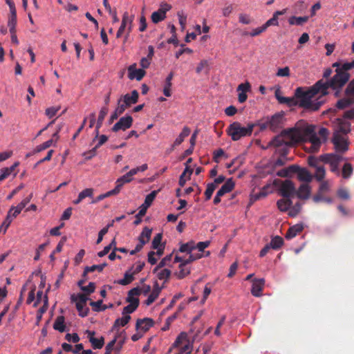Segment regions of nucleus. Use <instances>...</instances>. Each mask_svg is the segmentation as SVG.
<instances>
[{"mask_svg": "<svg viewBox=\"0 0 354 354\" xmlns=\"http://www.w3.org/2000/svg\"><path fill=\"white\" fill-rule=\"evenodd\" d=\"M116 194H117L115 193V192L113 189L110 190L105 194L99 195L95 199L92 201L91 203H96L104 199L105 198L109 197L113 195H116Z\"/></svg>", "mask_w": 354, "mask_h": 354, "instance_id": "nucleus-56", "label": "nucleus"}, {"mask_svg": "<svg viewBox=\"0 0 354 354\" xmlns=\"http://www.w3.org/2000/svg\"><path fill=\"white\" fill-rule=\"evenodd\" d=\"M95 120H96V118H95V113H92L89 115V116L87 118H85L84 120V122H83V124L77 130V133H80L82 129H83V126L87 122H88V127L89 128H92L95 124Z\"/></svg>", "mask_w": 354, "mask_h": 354, "instance_id": "nucleus-39", "label": "nucleus"}, {"mask_svg": "<svg viewBox=\"0 0 354 354\" xmlns=\"http://www.w3.org/2000/svg\"><path fill=\"white\" fill-rule=\"evenodd\" d=\"M159 190H154L152 191L149 194H148L145 199L144 203L142 205L145 207V209H148L153 201H154L155 198L156 197Z\"/></svg>", "mask_w": 354, "mask_h": 354, "instance_id": "nucleus-34", "label": "nucleus"}, {"mask_svg": "<svg viewBox=\"0 0 354 354\" xmlns=\"http://www.w3.org/2000/svg\"><path fill=\"white\" fill-rule=\"evenodd\" d=\"M196 136H197V134H192V136L189 140L190 147L189 149H187V150H185L184 151V153L182 156V158H184L193 153L194 146H195L196 142Z\"/></svg>", "mask_w": 354, "mask_h": 354, "instance_id": "nucleus-36", "label": "nucleus"}, {"mask_svg": "<svg viewBox=\"0 0 354 354\" xmlns=\"http://www.w3.org/2000/svg\"><path fill=\"white\" fill-rule=\"evenodd\" d=\"M139 305L136 304H129L125 306L122 310V315H126L131 313H133L138 307Z\"/></svg>", "mask_w": 354, "mask_h": 354, "instance_id": "nucleus-58", "label": "nucleus"}, {"mask_svg": "<svg viewBox=\"0 0 354 354\" xmlns=\"http://www.w3.org/2000/svg\"><path fill=\"white\" fill-rule=\"evenodd\" d=\"M154 324V322L151 318L138 319L136 322V329H140L144 332L147 331Z\"/></svg>", "mask_w": 354, "mask_h": 354, "instance_id": "nucleus-20", "label": "nucleus"}, {"mask_svg": "<svg viewBox=\"0 0 354 354\" xmlns=\"http://www.w3.org/2000/svg\"><path fill=\"white\" fill-rule=\"evenodd\" d=\"M152 230L148 227H145L138 236L139 242L145 241V243L149 242L151 236Z\"/></svg>", "mask_w": 354, "mask_h": 354, "instance_id": "nucleus-32", "label": "nucleus"}, {"mask_svg": "<svg viewBox=\"0 0 354 354\" xmlns=\"http://www.w3.org/2000/svg\"><path fill=\"white\" fill-rule=\"evenodd\" d=\"M96 140H98V142L95 145V147L88 151L84 153L83 156H84L85 159L89 160L94 157L96 155L97 149L106 142L108 137L102 134L98 138V134H96L95 138L93 140V142H95Z\"/></svg>", "mask_w": 354, "mask_h": 354, "instance_id": "nucleus-13", "label": "nucleus"}, {"mask_svg": "<svg viewBox=\"0 0 354 354\" xmlns=\"http://www.w3.org/2000/svg\"><path fill=\"white\" fill-rule=\"evenodd\" d=\"M265 284V280L263 279H254L252 281L251 293L254 297H259L261 295Z\"/></svg>", "mask_w": 354, "mask_h": 354, "instance_id": "nucleus-18", "label": "nucleus"}, {"mask_svg": "<svg viewBox=\"0 0 354 354\" xmlns=\"http://www.w3.org/2000/svg\"><path fill=\"white\" fill-rule=\"evenodd\" d=\"M326 171L323 166H318L316 167V171L315 174V178L318 182L324 181Z\"/></svg>", "mask_w": 354, "mask_h": 354, "instance_id": "nucleus-47", "label": "nucleus"}, {"mask_svg": "<svg viewBox=\"0 0 354 354\" xmlns=\"http://www.w3.org/2000/svg\"><path fill=\"white\" fill-rule=\"evenodd\" d=\"M316 126L308 124L304 120L297 122L294 127L285 129L280 133H316Z\"/></svg>", "mask_w": 354, "mask_h": 354, "instance_id": "nucleus-9", "label": "nucleus"}, {"mask_svg": "<svg viewBox=\"0 0 354 354\" xmlns=\"http://www.w3.org/2000/svg\"><path fill=\"white\" fill-rule=\"evenodd\" d=\"M133 122V118L131 115L122 117L112 127L113 131H124L129 129Z\"/></svg>", "mask_w": 354, "mask_h": 354, "instance_id": "nucleus-11", "label": "nucleus"}, {"mask_svg": "<svg viewBox=\"0 0 354 354\" xmlns=\"http://www.w3.org/2000/svg\"><path fill=\"white\" fill-rule=\"evenodd\" d=\"M281 104H286L289 107L298 106L297 100L295 95L292 97H283V98H281Z\"/></svg>", "mask_w": 354, "mask_h": 354, "instance_id": "nucleus-48", "label": "nucleus"}, {"mask_svg": "<svg viewBox=\"0 0 354 354\" xmlns=\"http://www.w3.org/2000/svg\"><path fill=\"white\" fill-rule=\"evenodd\" d=\"M292 205L290 198H283L278 200L277 203V207L281 212L288 211Z\"/></svg>", "mask_w": 354, "mask_h": 354, "instance_id": "nucleus-26", "label": "nucleus"}, {"mask_svg": "<svg viewBox=\"0 0 354 354\" xmlns=\"http://www.w3.org/2000/svg\"><path fill=\"white\" fill-rule=\"evenodd\" d=\"M166 18V15H165L164 11H158L153 12L151 15V21L154 24H158L160 21H162Z\"/></svg>", "mask_w": 354, "mask_h": 354, "instance_id": "nucleus-44", "label": "nucleus"}, {"mask_svg": "<svg viewBox=\"0 0 354 354\" xmlns=\"http://www.w3.org/2000/svg\"><path fill=\"white\" fill-rule=\"evenodd\" d=\"M88 337L90 343L91 344L93 349H100L104 344V338L101 337L100 338H95L94 331L87 330Z\"/></svg>", "mask_w": 354, "mask_h": 354, "instance_id": "nucleus-16", "label": "nucleus"}, {"mask_svg": "<svg viewBox=\"0 0 354 354\" xmlns=\"http://www.w3.org/2000/svg\"><path fill=\"white\" fill-rule=\"evenodd\" d=\"M274 185L279 186V192L283 198H291L295 196L296 188L292 180L286 179L282 181L277 179L274 180Z\"/></svg>", "mask_w": 354, "mask_h": 354, "instance_id": "nucleus-6", "label": "nucleus"}, {"mask_svg": "<svg viewBox=\"0 0 354 354\" xmlns=\"http://www.w3.org/2000/svg\"><path fill=\"white\" fill-rule=\"evenodd\" d=\"M53 140L51 139V140L44 142V143H42L39 145H37L32 151V153H39L45 149L49 148L50 146L53 145Z\"/></svg>", "mask_w": 354, "mask_h": 354, "instance_id": "nucleus-43", "label": "nucleus"}, {"mask_svg": "<svg viewBox=\"0 0 354 354\" xmlns=\"http://www.w3.org/2000/svg\"><path fill=\"white\" fill-rule=\"evenodd\" d=\"M308 19V17H292L289 19V24L291 25L301 26Z\"/></svg>", "mask_w": 354, "mask_h": 354, "instance_id": "nucleus-42", "label": "nucleus"}, {"mask_svg": "<svg viewBox=\"0 0 354 354\" xmlns=\"http://www.w3.org/2000/svg\"><path fill=\"white\" fill-rule=\"evenodd\" d=\"M286 12V9H283L282 10L277 11L274 13L272 18H270L269 20H268L264 24V27L266 29H267L270 26H277L278 25V17L279 15H282L285 14Z\"/></svg>", "mask_w": 354, "mask_h": 354, "instance_id": "nucleus-28", "label": "nucleus"}, {"mask_svg": "<svg viewBox=\"0 0 354 354\" xmlns=\"http://www.w3.org/2000/svg\"><path fill=\"white\" fill-rule=\"evenodd\" d=\"M130 319L131 316L129 315H126L121 318L116 319L113 324V328L115 329L120 326H124L129 323Z\"/></svg>", "mask_w": 354, "mask_h": 354, "instance_id": "nucleus-35", "label": "nucleus"}, {"mask_svg": "<svg viewBox=\"0 0 354 354\" xmlns=\"http://www.w3.org/2000/svg\"><path fill=\"white\" fill-rule=\"evenodd\" d=\"M171 258H172V254H169V255H167L165 257H164L160 262L157 265V266L153 269V272H157L158 270H160V268L166 266H168L169 262L171 261Z\"/></svg>", "mask_w": 354, "mask_h": 354, "instance_id": "nucleus-45", "label": "nucleus"}, {"mask_svg": "<svg viewBox=\"0 0 354 354\" xmlns=\"http://www.w3.org/2000/svg\"><path fill=\"white\" fill-rule=\"evenodd\" d=\"M81 290L84 292L83 294L88 297L95 291V283L94 282H90L88 286H84Z\"/></svg>", "mask_w": 354, "mask_h": 354, "instance_id": "nucleus-53", "label": "nucleus"}, {"mask_svg": "<svg viewBox=\"0 0 354 354\" xmlns=\"http://www.w3.org/2000/svg\"><path fill=\"white\" fill-rule=\"evenodd\" d=\"M79 196L84 200V198H86V197H88V198H93V189L92 188H86L85 189H84L83 191H82L80 194H79Z\"/></svg>", "mask_w": 354, "mask_h": 354, "instance_id": "nucleus-61", "label": "nucleus"}, {"mask_svg": "<svg viewBox=\"0 0 354 354\" xmlns=\"http://www.w3.org/2000/svg\"><path fill=\"white\" fill-rule=\"evenodd\" d=\"M234 186L235 183L232 178H230L225 182V183L220 189H221L225 194H227L230 192L234 188Z\"/></svg>", "mask_w": 354, "mask_h": 354, "instance_id": "nucleus-46", "label": "nucleus"}, {"mask_svg": "<svg viewBox=\"0 0 354 354\" xmlns=\"http://www.w3.org/2000/svg\"><path fill=\"white\" fill-rule=\"evenodd\" d=\"M331 142L336 153H344L348 150L349 142L346 134H333Z\"/></svg>", "mask_w": 354, "mask_h": 354, "instance_id": "nucleus-10", "label": "nucleus"}, {"mask_svg": "<svg viewBox=\"0 0 354 354\" xmlns=\"http://www.w3.org/2000/svg\"><path fill=\"white\" fill-rule=\"evenodd\" d=\"M176 317H177V313H175V314L168 317L166 319L165 325L162 328V330L166 331V330H169L171 324L174 322V320L176 318Z\"/></svg>", "mask_w": 354, "mask_h": 354, "instance_id": "nucleus-60", "label": "nucleus"}, {"mask_svg": "<svg viewBox=\"0 0 354 354\" xmlns=\"http://www.w3.org/2000/svg\"><path fill=\"white\" fill-rule=\"evenodd\" d=\"M32 197V194H30L28 196L26 197L22 200V201L18 204L16 207H11L10 210L8 211V215H9L10 218L12 216V218L17 217L21 212V210L26 206V205L30 201Z\"/></svg>", "mask_w": 354, "mask_h": 354, "instance_id": "nucleus-14", "label": "nucleus"}, {"mask_svg": "<svg viewBox=\"0 0 354 354\" xmlns=\"http://www.w3.org/2000/svg\"><path fill=\"white\" fill-rule=\"evenodd\" d=\"M171 274V272L170 270L165 268L157 273V277L160 280H165V281H167L169 279Z\"/></svg>", "mask_w": 354, "mask_h": 354, "instance_id": "nucleus-49", "label": "nucleus"}, {"mask_svg": "<svg viewBox=\"0 0 354 354\" xmlns=\"http://www.w3.org/2000/svg\"><path fill=\"white\" fill-rule=\"evenodd\" d=\"M133 16H129V13L127 12H125L122 16V25H125V26L129 24V32L131 31V24H132V22H133Z\"/></svg>", "mask_w": 354, "mask_h": 354, "instance_id": "nucleus-51", "label": "nucleus"}, {"mask_svg": "<svg viewBox=\"0 0 354 354\" xmlns=\"http://www.w3.org/2000/svg\"><path fill=\"white\" fill-rule=\"evenodd\" d=\"M71 302H75L78 314L80 317H86L89 312V308L86 306V301L88 297L86 295L79 293L77 295L73 294L71 296Z\"/></svg>", "mask_w": 354, "mask_h": 354, "instance_id": "nucleus-7", "label": "nucleus"}, {"mask_svg": "<svg viewBox=\"0 0 354 354\" xmlns=\"http://www.w3.org/2000/svg\"><path fill=\"white\" fill-rule=\"evenodd\" d=\"M187 264L183 262L182 263H180L179 265V272H176L175 275L177 277L178 279H182L185 278L186 276L189 274L190 273V268L186 267Z\"/></svg>", "mask_w": 354, "mask_h": 354, "instance_id": "nucleus-33", "label": "nucleus"}, {"mask_svg": "<svg viewBox=\"0 0 354 354\" xmlns=\"http://www.w3.org/2000/svg\"><path fill=\"white\" fill-rule=\"evenodd\" d=\"M289 209H290V211H289L288 214L292 217H295L301 211V204L300 203H296L295 204V205H293V206L292 205Z\"/></svg>", "mask_w": 354, "mask_h": 354, "instance_id": "nucleus-52", "label": "nucleus"}, {"mask_svg": "<svg viewBox=\"0 0 354 354\" xmlns=\"http://www.w3.org/2000/svg\"><path fill=\"white\" fill-rule=\"evenodd\" d=\"M146 72L142 68H136V64H133L128 68V77L130 80L136 79L140 81L145 75Z\"/></svg>", "mask_w": 354, "mask_h": 354, "instance_id": "nucleus-15", "label": "nucleus"}, {"mask_svg": "<svg viewBox=\"0 0 354 354\" xmlns=\"http://www.w3.org/2000/svg\"><path fill=\"white\" fill-rule=\"evenodd\" d=\"M139 97L138 92L136 90H133L131 95L126 94L124 96H122L123 102L125 103V104L129 107L131 104H136L138 102Z\"/></svg>", "mask_w": 354, "mask_h": 354, "instance_id": "nucleus-25", "label": "nucleus"}, {"mask_svg": "<svg viewBox=\"0 0 354 354\" xmlns=\"http://www.w3.org/2000/svg\"><path fill=\"white\" fill-rule=\"evenodd\" d=\"M303 230H304V226L302 224H296L293 226H291L288 229L285 237L287 239H291L295 237L300 232H301L303 231Z\"/></svg>", "mask_w": 354, "mask_h": 354, "instance_id": "nucleus-24", "label": "nucleus"}, {"mask_svg": "<svg viewBox=\"0 0 354 354\" xmlns=\"http://www.w3.org/2000/svg\"><path fill=\"white\" fill-rule=\"evenodd\" d=\"M331 183L329 180L320 182L317 193L313 197V201L315 203L321 202V197L325 196L330 191Z\"/></svg>", "mask_w": 354, "mask_h": 354, "instance_id": "nucleus-12", "label": "nucleus"}, {"mask_svg": "<svg viewBox=\"0 0 354 354\" xmlns=\"http://www.w3.org/2000/svg\"><path fill=\"white\" fill-rule=\"evenodd\" d=\"M326 136L327 134H277L271 144L274 147H293L297 144L309 142L311 144L310 151L316 153L322 143L326 141Z\"/></svg>", "mask_w": 354, "mask_h": 354, "instance_id": "nucleus-2", "label": "nucleus"}, {"mask_svg": "<svg viewBox=\"0 0 354 354\" xmlns=\"http://www.w3.org/2000/svg\"><path fill=\"white\" fill-rule=\"evenodd\" d=\"M343 159L342 156L338 153H325L319 156V160L325 164H328L330 171L337 176L340 174L339 165Z\"/></svg>", "mask_w": 354, "mask_h": 354, "instance_id": "nucleus-5", "label": "nucleus"}, {"mask_svg": "<svg viewBox=\"0 0 354 354\" xmlns=\"http://www.w3.org/2000/svg\"><path fill=\"white\" fill-rule=\"evenodd\" d=\"M297 174L298 176V179L300 181L310 183L312 180V176L306 169H301L299 167V170L297 171Z\"/></svg>", "mask_w": 354, "mask_h": 354, "instance_id": "nucleus-31", "label": "nucleus"}, {"mask_svg": "<svg viewBox=\"0 0 354 354\" xmlns=\"http://www.w3.org/2000/svg\"><path fill=\"white\" fill-rule=\"evenodd\" d=\"M141 293L140 288L139 287L133 288L131 289L127 294V297L126 298V301L129 303L130 304H136L139 305L140 301L137 296L140 295Z\"/></svg>", "mask_w": 354, "mask_h": 354, "instance_id": "nucleus-17", "label": "nucleus"}, {"mask_svg": "<svg viewBox=\"0 0 354 354\" xmlns=\"http://www.w3.org/2000/svg\"><path fill=\"white\" fill-rule=\"evenodd\" d=\"M283 244V240L279 236H276L274 238H272L270 243H269L271 248H272L274 250L279 249L282 246Z\"/></svg>", "mask_w": 354, "mask_h": 354, "instance_id": "nucleus-40", "label": "nucleus"}, {"mask_svg": "<svg viewBox=\"0 0 354 354\" xmlns=\"http://www.w3.org/2000/svg\"><path fill=\"white\" fill-rule=\"evenodd\" d=\"M192 162V158H189L187 159V160L185 162V168L183 171V172L180 176L178 184L179 185L183 187L185 184V180L184 179V176H185L187 174H188V178H190V176L193 173V169L191 168L189 164Z\"/></svg>", "mask_w": 354, "mask_h": 354, "instance_id": "nucleus-22", "label": "nucleus"}, {"mask_svg": "<svg viewBox=\"0 0 354 354\" xmlns=\"http://www.w3.org/2000/svg\"><path fill=\"white\" fill-rule=\"evenodd\" d=\"M161 240H162V234H160V233L157 234L154 236V238L152 241V248L154 250L158 249L159 245H160Z\"/></svg>", "mask_w": 354, "mask_h": 354, "instance_id": "nucleus-63", "label": "nucleus"}, {"mask_svg": "<svg viewBox=\"0 0 354 354\" xmlns=\"http://www.w3.org/2000/svg\"><path fill=\"white\" fill-rule=\"evenodd\" d=\"M354 69V59L351 62H344L342 69H339L337 73L331 77L329 80L324 81L320 80L322 85L325 88L322 91V95H326L328 94V88H330L335 91V96L339 97L342 88L348 82L351 74L349 71Z\"/></svg>", "mask_w": 354, "mask_h": 354, "instance_id": "nucleus-4", "label": "nucleus"}, {"mask_svg": "<svg viewBox=\"0 0 354 354\" xmlns=\"http://www.w3.org/2000/svg\"><path fill=\"white\" fill-rule=\"evenodd\" d=\"M160 294H158L156 291H153L148 296L147 299L145 301V304L147 306L151 305L152 303L155 301V300L158 297Z\"/></svg>", "mask_w": 354, "mask_h": 354, "instance_id": "nucleus-62", "label": "nucleus"}, {"mask_svg": "<svg viewBox=\"0 0 354 354\" xmlns=\"http://www.w3.org/2000/svg\"><path fill=\"white\" fill-rule=\"evenodd\" d=\"M12 221V219L11 218H10L9 215H7L5 221L0 226V233H1V232H3V234L6 233V232L7 229L8 228V227L10 226Z\"/></svg>", "mask_w": 354, "mask_h": 354, "instance_id": "nucleus-59", "label": "nucleus"}, {"mask_svg": "<svg viewBox=\"0 0 354 354\" xmlns=\"http://www.w3.org/2000/svg\"><path fill=\"white\" fill-rule=\"evenodd\" d=\"M187 335L185 332H182L176 339L175 342L172 344V347H178L185 340H186Z\"/></svg>", "mask_w": 354, "mask_h": 354, "instance_id": "nucleus-54", "label": "nucleus"}, {"mask_svg": "<svg viewBox=\"0 0 354 354\" xmlns=\"http://www.w3.org/2000/svg\"><path fill=\"white\" fill-rule=\"evenodd\" d=\"M106 266H107V263H103L100 264V265H93V266H86L84 268V272H83V274H82V277H86V276H87L88 272H94L95 270H97L99 272H102V270H104V268Z\"/></svg>", "mask_w": 354, "mask_h": 354, "instance_id": "nucleus-29", "label": "nucleus"}, {"mask_svg": "<svg viewBox=\"0 0 354 354\" xmlns=\"http://www.w3.org/2000/svg\"><path fill=\"white\" fill-rule=\"evenodd\" d=\"M337 196L344 200H348L350 197L347 189L344 188L339 189L337 192Z\"/></svg>", "mask_w": 354, "mask_h": 354, "instance_id": "nucleus-64", "label": "nucleus"}, {"mask_svg": "<svg viewBox=\"0 0 354 354\" xmlns=\"http://www.w3.org/2000/svg\"><path fill=\"white\" fill-rule=\"evenodd\" d=\"M147 209H145L144 206L141 205L140 209L138 212V213L136 214V218L133 222V224L135 225H138L141 223V221H142L141 217H142L143 216L145 215V214L147 212Z\"/></svg>", "mask_w": 354, "mask_h": 354, "instance_id": "nucleus-55", "label": "nucleus"}, {"mask_svg": "<svg viewBox=\"0 0 354 354\" xmlns=\"http://www.w3.org/2000/svg\"><path fill=\"white\" fill-rule=\"evenodd\" d=\"M353 171V167L351 163L346 162L344 165L342 170V176L344 178H349Z\"/></svg>", "mask_w": 354, "mask_h": 354, "instance_id": "nucleus-38", "label": "nucleus"}, {"mask_svg": "<svg viewBox=\"0 0 354 354\" xmlns=\"http://www.w3.org/2000/svg\"><path fill=\"white\" fill-rule=\"evenodd\" d=\"M196 249V245L194 241H189L183 243L180 245L179 251L180 252L191 253L193 250Z\"/></svg>", "mask_w": 354, "mask_h": 354, "instance_id": "nucleus-41", "label": "nucleus"}, {"mask_svg": "<svg viewBox=\"0 0 354 354\" xmlns=\"http://www.w3.org/2000/svg\"><path fill=\"white\" fill-rule=\"evenodd\" d=\"M311 192V187L308 184L303 183L301 184L299 189H296L297 196L300 199H308L310 197Z\"/></svg>", "mask_w": 354, "mask_h": 354, "instance_id": "nucleus-19", "label": "nucleus"}, {"mask_svg": "<svg viewBox=\"0 0 354 354\" xmlns=\"http://www.w3.org/2000/svg\"><path fill=\"white\" fill-rule=\"evenodd\" d=\"M132 180H133V178H131V176L127 172L126 174H124L122 176H121L120 178H118V180H116V183H115L116 186L115 187L113 190L118 194L120 192L124 184L130 183L132 181Z\"/></svg>", "mask_w": 354, "mask_h": 354, "instance_id": "nucleus-23", "label": "nucleus"}, {"mask_svg": "<svg viewBox=\"0 0 354 354\" xmlns=\"http://www.w3.org/2000/svg\"><path fill=\"white\" fill-rule=\"evenodd\" d=\"M189 254V255L188 258L185 259V260H183V262L185 263H186L187 265L189 263H191L192 262H193L197 259H201L203 257V255L199 253L193 254L191 252Z\"/></svg>", "mask_w": 354, "mask_h": 354, "instance_id": "nucleus-57", "label": "nucleus"}, {"mask_svg": "<svg viewBox=\"0 0 354 354\" xmlns=\"http://www.w3.org/2000/svg\"><path fill=\"white\" fill-rule=\"evenodd\" d=\"M344 93L346 97L337 102L336 106L339 109H344L354 103V79L347 84Z\"/></svg>", "mask_w": 354, "mask_h": 354, "instance_id": "nucleus-8", "label": "nucleus"}, {"mask_svg": "<svg viewBox=\"0 0 354 354\" xmlns=\"http://www.w3.org/2000/svg\"><path fill=\"white\" fill-rule=\"evenodd\" d=\"M53 328L61 333L65 330L66 326L64 324V317L63 316H59L57 317L53 324Z\"/></svg>", "mask_w": 354, "mask_h": 354, "instance_id": "nucleus-37", "label": "nucleus"}, {"mask_svg": "<svg viewBox=\"0 0 354 354\" xmlns=\"http://www.w3.org/2000/svg\"><path fill=\"white\" fill-rule=\"evenodd\" d=\"M285 121L284 113H277L272 116L262 118L255 122H250L246 127H241L239 122H234L230 124L226 131L227 133H252L255 127H257L259 131L266 130L276 131L284 127Z\"/></svg>", "mask_w": 354, "mask_h": 354, "instance_id": "nucleus-1", "label": "nucleus"}, {"mask_svg": "<svg viewBox=\"0 0 354 354\" xmlns=\"http://www.w3.org/2000/svg\"><path fill=\"white\" fill-rule=\"evenodd\" d=\"M109 109L107 106H103L99 113L97 121L95 125V133H99L100 128L104 120L105 116L107 115Z\"/></svg>", "mask_w": 354, "mask_h": 354, "instance_id": "nucleus-30", "label": "nucleus"}, {"mask_svg": "<svg viewBox=\"0 0 354 354\" xmlns=\"http://www.w3.org/2000/svg\"><path fill=\"white\" fill-rule=\"evenodd\" d=\"M133 266H132L129 270L126 271L124 274V278L120 279L118 283L122 286H127L131 283L134 280V274L131 272Z\"/></svg>", "mask_w": 354, "mask_h": 354, "instance_id": "nucleus-27", "label": "nucleus"}, {"mask_svg": "<svg viewBox=\"0 0 354 354\" xmlns=\"http://www.w3.org/2000/svg\"><path fill=\"white\" fill-rule=\"evenodd\" d=\"M298 170L299 166L296 165H292L288 167L279 170L277 172V175L282 178H288L291 177L292 174H296Z\"/></svg>", "mask_w": 354, "mask_h": 354, "instance_id": "nucleus-21", "label": "nucleus"}, {"mask_svg": "<svg viewBox=\"0 0 354 354\" xmlns=\"http://www.w3.org/2000/svg\"><path fill=\"white\" fill-rule=\"evenodd\" d=\"M216 188L214 183H208L207 185V188L205 192V201H209L211 198Z\"/></svg>", "mask_w": 354, "mask_h": 354, "instance_id": "nucleus-50", "label": "nucleus"}, {"mask_svg": "<svg viewBox=\"0 0 354 354\" xmlns=\"http://www.w3.org/2000/svg\"><path fill=\"white\" fill-rule=\"evenodd\" d=\"M321 84L320 82H317L311 87L296 88L295 96L299 107L312 111H317L321 107L324 101L320 98L324 96L322 95V91L325 89Z\"/></svg>", "mask_w": 354, "mask_h": 354, "instance_id": "nucleus-3", "label": "nucleus"}]
</instances>
